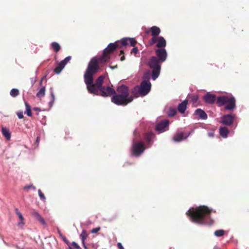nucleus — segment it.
Wrapping results in <instances>:
<instances>
[{
	"instance_id": "5",
	"label": "nucleus",
	"mask_w": 249,
	"mask_h": 249,
	"mask_svg": "<svg viewBox=\"0 0 249 249\" xmlns=\"http://www.w3.org/2000/svg\"><path fill=\"white\" fill-rule=\"evenodd\" d=\"M147 148L142 141H136V138L132 140V146L130 148V156L134 157H139Z\"/></svg>"
},
{
	"instance_id": "2",
	"label": "nucleus",
	"mask_w": 249,
	"mask_h": 249,
	"mask_svg": "<svg viewBox=\"0 0 249 249\" xmlns=\"http://www.w3.org/2000/svg\"><path fill=\"white\" fill-rule=\"evenodd\" d=\"M155 56H152L148 59L147 65L152 70V80H155L160 75L161 65L167 58V52L165 48L155 50Z\"/></svg>"
},
{
	"instance_id": "15",
	"label": "nucleus",
	"mask_w": 249,
	"mask_h": 249,
	"mask_svg": "<svg viewBox=\"0 0 249 249\" xmlns=\"http://www.w3.org/2000/svg\"><path fill=\"white\" fill-rule=\"evenodd\" d=\"M194 115L198 116L199 119L203 120H206L208 118L207 113L201 108L196 109L195 110Z\"/></svg>"
},
{
	"instance_id": "10",
	"label": "nucleus",
	"mask_w": 249,
	"mask_h": 249,
	"mask_svg": "<svg viewBox=\"0 0 249 249\" xmlns=\"http://www.w3.org/2000/svg\"><path fill=\"white\" fill-rule=\"evenodd\" d=\"M169 124V121L167 119L161 121L156 124L155 129L159 133H163L168 129Z\"/></svg>"
},
{
	"instance_id": "40",
	"label": "nucleus",
	"mask_w": 249,
	"mask_h": 249,
	"mask_svg": "<svg viewBox=\"0 0 249 249\" xmlns=\"http://www.w3.org/2000/svg\"><path fill=\"white\" fill-rule=\"evenodd\" d=\"M47 76V75L46 74V75H45L43 77H42V78L41 79V80L39 81V86H41L42 85L43 81V80H44L46 78Z\"/></svg>"
},
{
	"instance_id": "21",
	"label": "nucleus",
	"mask_w": 249,
	"mask_h": 249,
	"mask_svg": "<svg viewBox=\"0 0 249 249\" xmlns=\"http://www.w3.org/2000/svg\"><path fill=\"white\" fill-rule=\"evenodd\" d=\"M150 76H152V71L150 70H146L144 71L143 75V80L142 81H145L147 82H150Z\"/></svg>"
},
{
	"instance_id": "19",
	"label": "nucleus",
	"mask_w": 249,
	"mask_h": 249,
	"mask_svg": "<svg viewBox=\"0 0 249 249\" xmlns=\"http://www.w3.org/2000/svg\"><path fill=\"white\" fill-rule=\"evenodd\" d=\"M152 37H157L160 33V29L157 26H154L150 28Z\"/></svg>"
},
{
	"instance_id": "4",
	"label": "nucleus",
	"mask_w": 249,
	"mask_h": 249,
	"mask_svg": "<svg viewBox=\"0 0 249 249\" xmlns=\"http://www.w3.org/2000/svg\"><path fill=\"white\" fill-rule=\"evenodd\" d=\"M216 104L219 107L225 105L224 109L226 110H232L236 107V100L232 95H222L218 96Z\"/></svg>"
},
{
	"instance_id": "42",
	"label": "nucleus",
	"mask_w": 249,
	"mask_h": 249,
	"mask_svg": "<svg viewBox=\"0 0 249 249\" xmlns=\"http://www.w3.org/2000/svg\"><path fill=\"white\" fill-rule=\"evenodd\" d=\"M117 247L119 249H124L122 244L121 243H117Z\"/></svg>"
},
{
	"instance_id": "38",
	"label": "nucleus",
	"mask_w": 249,
	"mask_h": 249,
	"mask_svg": "<svg viewBox=\"0 0 249 249\" xmlns=\"http://www.w3.org/2000/svg\"><path fill=\"white\" fill-rule=\"evenodd\" d=\"M71 245L75 249H82L80 248V247L75 242H72L71 243Z\"/></svg>"
},
{
	"instance_id": "17",
	"label": "nucleus",
	"mask_w": 249,
	"mask_h": 249,
	"mask_svg": "<svg viewBox=\"0 0 249 249\" xmlns=\"http://www.w3.org/2000/svg\"><path fill=\"white\" fill-rule=\"evenodd\" d=\"M32 215L38 220L41 224L45 226H47V223L44 218L37 212L35 211L32 212Z\"/></svg>"
},
{
	"instance_id": "50",
	"label": "nucleus",
	"mask_w": 249,
	"mask_h": 249,
	"mask_svg": "<svg viewBox=\"0 0 249 249\" xmlns=\"http://www.w3.org/2000/svg\"><path fill=\"white\" fill-rule=\"evenodd\" d=\"M120 54H124V51L122 49L120 50Z\"/></svg>"
},
{
	"instance_id": "43",
	"label": "nucleus",
	"mask_w": 249,
	"mask_h": 249,
	"mask_svg": "<svg viewBox=\"0 0 249 249\" xmlns=\"http://www.w3.org/2000/svg\"><path fill=\"white\" fill-rule=\"evenodd\" d=\"M39 141H40V136H37V137L36 138V143L37 144V145H38Z\"/></svg>"
},
{
	"instance_id": "53",
	"label": "nucleus",
	"mask_w": 249,
	"mask_h": 249,
	"mask_svg": "<svg viewBox=\"0 0 249 249\" xmlns=\"http://www.w3.org/2000/svg\"><path fill=\"white\" fill-rule=\"evenodd\" d=\"M38 72V70L37 69V70L36 71H35V73H36V75L37 74Z\"/></svg>"
},
{
	"instance_id": "8",
	"label": "nucleus",
	"mask_w": 249,
	"mask_h": 249,
	"mask_svg": "<svg viewBox=\"0 0 249 249\" xmlns=\"http://www.w3.org/2000/svg\"><path fill=\"white\" fill-rule=\"evenodd\" d=\"M157 43L156 47L158 49L165 48L166 46V41L165 38L162 36H159L157 37H152L149 44L150 45H153Z\"/></svg>"
},
{
	"instance_id": "16",
	"label": "nucleus",
	"mask_w": 249,
	"mask_h": 249,
	"mask_svg": "<svg viewBox=\"0 0 249 249\" xmlns=\"http://www.w3.org/2000/svg\"><path fill=\"white\" fill-rule=\"evenodd\" d=\"M189 134L184 135L183 132L176 133L174 135L173 140L176 142H179L186 139L189 136Z\"/></svg>"
},
{
	"instance_id": "41",
	"label": "nucleus",
	"mask_w": 249,
	"mask_h": 249,
	"mask_svg": "<svg viewBox=\"0 0 249 249\" xmlns=\"http://www.w3.org/2000/svg\"><path fill=\"white\" fill-rule=\"evenodd\" d=\"M133 135L135 137H136L137 135H140L139 132H138L137 129H135L133 131Z\"/></svg>"
},
{
	"instance_id": "7",
	"label": "nucleus",
	"mask_w": 249,
	"mask_h": 249,
	"mask_svg": "<svg viewBox=\"0 0 249 249\" xmlns=\"http://www.w3.org/2000/svg\"><path fill=\"white\" fill-rule=\"evenodd\" d=\"M121 45L123 46H133L134 47L131 51V53L136 54L139 53V50L137 47H135L137 41L134 38L124 37L121 39Z\"/></svg>"
},
{
	"instance_id": "26",
	"label": "nucleus",
	"mask_w": 249,
	"mask_h": 249,
	"mask_svg": "<svg viewBox=\"0 0 249 249\" xmlns=\"http://www.w3.org/2000/svg\"><path fill=\"white\" fill-rule=\"evenodd\" d=\"M25 105L26 110L24 111V113L26 114L29 117H32L33 115L31 112V106L26 102H25Z\"/></svg>"
},
{
	"instance_id": "33",
	"label": "nucleus",
	"mask_w": 249,
	"mask_h": 249,
	"mask_svg": "<svg viewBox=\"0 0 249 249\" xmlns=\"http://www.w3.org/2000/svg\"><path fill=\"white\" fill-rule=\"evenodd\" d=\"M64 68L63 67L60 66L59 64L54 68V71L56 74H59Z\"/></svg>"
},
{
	"instance_id": "12",
	"label": "nucleus",
	"mask_w": 249,
	"mask_h": 249,
	"mask_svg": "<svg viewBox=\"0 0 249 249\" xmlns=\"http://www.w3.org/2000/svg\"><path fill=\"white\" fill-rule=\"evenodd\" d=\"M120 45H121V40L119 41H115L113 43H109L107 46L103 50L104 52H106L108 54L113 52L117 48L120 47ZM122 49V47L120 46Z\"/></svg>"
},
{
	"instance_id": "52",
	"label": "nucleus",
	"mask_w": 249,
	"mask_h": 249,
	"mask_svg": "<svg viewBox=\"0 0 249 249\" xmlns=\"http://www.w3.org/2000/svg\"><path fill=\"white\" fill-rule=\"evenodd\" d=\"M109 67H110V68H111V69H114V68H117V66H115V67H112V66H109Z\"/></svg>"
},
{
	"instance_id": "9",
	"label": "nucleus",
	"mask_w": 249,
	"mask_h": 249,
	"mask_svg": "<svg viewBox=\"0 0 249 249\" xmlns=\"http://www.w3.org/2000/svg\"><path fill=\"white\" fill-rule=\"evenodd\" d=\"M156 138L155 134L152 131L146 133L144 135V145L147 148H150Z\"/></svg>"
},
{
	"instance_id": "31",
	"label": "nucleus",
	"mask_w": 249,
	"mask_h": 249,
	"mask_svg": "<svg viewBox=\"0 0 249 249\" xmlns=\"http://www.w3.org/2000/svg\"><path fill=\"white\" fill-rule=\"evenodd\" d=\"M10 95L13 97H16L19 94V90L18 89H12L10 92Z\"/></svg>"
},
{
	"instance_id": "30",
	"label": "nucleus",
	"mask_w": 249,
	"mask_h": 249,
	"mask_svg": "<svg viewBox=\"0 0 249 249\" xmlns=\"http://www.w3.org/2000/svg\"><path fill=\"white\" fill-rule=\"evenodd\" d=\"M88 234L86 230H83L80 235V238L81 239L82 242H84L88 237Z\"/></svg>"
},
{
	"instance_id": "46",
	"label": "nucleus",
	"mask_w": 249,
	"mask_h": 249,
	"mask_svg": "<svg viewBox=\"0 0 249 249\" xmlns=\"http://www.w3.org/2000/svg\"><path fill=\"white\" fill-rule=\"evenodd\" d=\"M150 32H151V31H150V28L146 29V30H145V33L146 34H149V33H150Z\"/></svg>"
},
{
	"instance_id": "51",
	"label": "nucleus",
	"mask_w": 249,
	"mask_h": 249,
	"mask_svg": "<svg viewBox=\"0 0 249 249\" xmlns=\"http://www.w3.org/2000/svg\"><path fill=\"white\" fill-rule=\"evenodd\" d=\"M58 233H59L60 236L62 237V236H63L62 234V233H61V232H60V231L59 230L58 231Z\"/></svg>"
},
{
	"instance_id": "24",
	"label": "nucleus",
	"mask_w": 249,
	"mask_h": 249,
	"mask_svg": "<svg viewBox=\"0 0 249 249\" xmlns=\"http://www.w3.org/2000/svg\"><path fill=\"white\" fill-rule=\"evenodd\" d=\"M1 132L3 135L5 136L7 140H9L10 139L11 136V133L8 129L5 127H2L1 129Z\"/></svg>"
},
{
	"instance_id": "6",
	"label": "nucleus",
	"mask_w": 249,
	"mask_h": 249,
	"mask_svg": "<svg viewBox=\"0 0 249 249\" xmlns=\"http://www.w3.org/2000/svg\"><path fill=\"white\" fill-rule=\"evenodd\" d=\"M151 84L150 82L142 81L140 87L136 86L134 88L132 93L134 97H137V94L139 93L142 96L147 95L150 91Z\"/></svg>"
},
{
	"instance_id": "29",
	"label": "nucleus",
	"mask_w": 249,
	"mask_h": 249,
	"mask_svg": "<svg viewBox=\"0 0 249 249\" xmlns=\"http://www.w3.org/2000/svg\"><path fill=\"white\" fill-rule=\"evenodd\" d=\"M71 59V56H68L66 57L64 59L62 60L59 62L60 66H62L64 68L66 65L70 61Z\"/></svg>"
},
{
	"instance_id": "54",
	"label": "nucleus",
	"mask_w": 249,
	"mask_h": 249,
	"mask_svg": "<svg viewBox=\"0 0 249 249\" xmlns=\"http://www.w3.org/2000/svg\"><path fill=\"white\" fill-rule=\"evenodd\" d=\"M69 249H72V247H71V246H69Z\"/></svg>"
},
{
	"instance_id": "39",
	"label": "nucleus",
	"mask_w": 249,
	"mask_h": 249,
	"mask_svg": "<svg viewBox=\"0 0 249 249\" xmlns=\"http://www.w3.org/2000/svg\"><path fill=\"white\" fill-rule=\"evenodd\" d=\"M36 76L35 78H31L30 80L32 86H33L35 84V83L36 82Z\"/></svg>"
},
{
	"instance_id": "3",
	"label": "nucleus",
	"mask_w": 249,
	"mask_h": 249,
	"mask_svg": "<svg viewBox=\"0 0 249 249\" xmlns=\"http://www.w3.org/2000/svg\"><path fill=\"white\" fill-rule=\"evenodd\" d=\"M211 210L204 206H199L188 210L186 214L193 222L200 224H211L213 221L210 217Z\"/></svg>"
},
{
	"instance_id": "44",
	"label": "nucleus",
	"mask_w": 249,
	"mask_h": 249,
	"mask_svg": "<svg viewBox=\"0 0 249 249\" xmlns=\"http://www.w3.org/2000/svg\"><path fill=\"white\" fill-rule=\"evenodd\" d=\"M62 238L63 240L64 241V242L66 243L67 244H68L69 243V241L66 239V238L65 236H62Z\"/></svg>"
},
{
	"instance_id": "14",
	"label": "nucleus",
	"mask_w": 249,
	"mask_h": 249,
	"mask_svg": "<svg viewBox=\"0 0 249 249\" xmlns=\"http://www.w3.org/2000/svg\"><path fill=\"white\" fill-rule=\"evenodd\" d=\"M217 98L214 94L208 92L203 96V99L206 103L213 104L215 102H216Z\"/></svg>"
},
{
	"instance_id": "18",
	"label": "nucleus",
	"mask_w": 249,
	"mask_h": 249,
	"mask_svg": "<svg viewBox=\"0 0 249 249\" xmlns=\"http://www.w3.org/2000/svg\"><path fill=\"white\" fill-rule=\"evenodd\" d=\"M188 104V100L185 99L178 106V110L181 113H183L185 111Z\"/></svg>"
},
{
	"instance_id": "20",
	"label": "nucleus",
	"mask_w": 249,
	"mask_h": 249,
	"mask_svg": "<svg viewBox=\"0 0 249 249\" xmlns=\"http://www.w3.org/2000/svg\"><path fill=\"white\" fill-rule=\"evenodd\" d=\"M220 135L223 138H227L229 133V130L226 127H220L219 128Z\"/></svg>"
},
{
	"instance_id": "22",
	"label": "nucleus",
	"mask_w": 249,
	"mask_h": 249,
	"mask_svg": "<svg viewBox=\"0 0 249 249\" xmlns=\"http://www.w3.org/2000/svg\"><path fill=\"white\" fill-rule=\"evenodd\" d=\"M15 213L18 216L20 219V221L18 223V226H20L21 224L24 225V217L22 213L19 211L18 208H16L15 209Z\"/></svg>"
},
{
	"instance_id": "23",
	"label": "nucleus",
	"mask_w": 249,
	"mask_h": 249,
	"mask_svg": "<svg viewBox=\"0 0 249 249\" xmlns=\"http://www.w3.org/2000/svg\"><path fill=\"white\" fill-rule=\"evenodd\" d=\"M51 95V100L49 103V105L50 107H51L54 104L55 100V96L53 92V87H51L49 89Z\"/></svg>"
},
{
	"instance_id": "36",
	"label": "nucleus",
	"mask_w": 249,
	"mask_h": 249,
	"mask_svg": "<svg viewBox=\"0 0 249 249\" xmlns=\"http://www.w3.org/2000/svg\"><path fill=\"white\" fill-rule=\"evenodd\" d=\"M17 115L18 118L20 119H23L24 117L23 112L22 111H19L17 112Z\"/></svg>"
},
{
	"instance_id": "45",
	"label": "nucleus",
	"mask_w": 249,
	"mask_h": 249,
	"mask_svg": "<svg viewBox=\"0 0 249 249\" xmlns=\"http://www.w3.org/2000/svg\"><path fill=\"white\" fill-rule=\"evenodd\" d=\"M33 109V110L37 111L38 112L41 111L40 108L39 107H34Z\"/></svg>"
},
{
	"instance_id": "32",
	"label": "nucleus",
	"mask_w": 249,
	"mask_h": 249,
	"mask_svg": "<svg viewBox=\"0 0 249 249\" xmlns=\"http://www.w3.org/2000/svg\"><path fill=\"white\" fill-rule=\"evenodd\" d=\"M225 231L223 230H218L214 231V235L216 237H219L224 234Z\"/></svg>"
},
{
	"instance_id": "13",
	"label": "nucleus",
	"mask_w": 249,
	"mask_h": 249,
	"mask_svg": "<svg viewBox=\"0 0 249 249\" xmlns=\"http://www.w3.org/2000/svg\"><path fill=\"white\" fill-rule=\"evenodd\" d=\"M188 102L189 101L194 107H197L200 105V101L197 94L189 93L187 96Z\"/></svg>"
},
{
	"instance_id": "1",
	"label": "nucleus",
	"mask_w": 249,
	"mask_h": 249,
	"mask_svg": "<svg viewBox=\"0 0 249 249\" xmlns=\"http://www.w3.org/2000/svg\"><path fill=\"white\" fill-rule=\"evenodd\" d=\"M110 58V55L104 51L100 57H93L89 62L84 73V82L89 93L102 97H109L112 95L111 98L112 103L117 106H124L132 102L134 98L129 96L127 86L121 85L117 88L116 90L109 86H104L103 84L105 76L103 75L99 76L94 83L93 76L99 71V64L108 62Z\"/></svg>"
},
{
	"instance_id": "34",
	"label": "nucleus",
	"mask_w": 249,
	"mask_h": 249,
	"mask_svg": "<svg viewBox=\"0 0 249 249\" xmlns=\"http://www.w3.org/2000/svg\"><path fill=\"white\" fill-rule=\"evenodd\" d=\"M38 193L40 199H41L43 201H45L46 199V197L44 194L42 193L40 189L38 190Z\"/></svg>"
},
{
	"instance_id": "48",
	"label": "nucleus",
	"mask_w": 249,
	"mask_h": 249,
	"mask_svg": "<svg viewBox=\"0 0 249 249\" xmlns=\"http://www.w3.org/2000/svg\"><path fill=\"white\" fill-rule=\"evenodd\" d=\"M124 59H125V56L124 55L122 56L120 58L121 61H124Z\"/></svg>"
},
{
	"instance_id": "28",
	"label": "nucleus",
	"mask_w": 249,
	"mask_h": 249,
	"mask_svg": "<svg viewBox=\"0 0 249 249\" xmlns=\"http://www.w3.org/2000/svg\"><path fill=\"white\" fill-rule=\"evenodd\" d=\"M177 113V110L174 107H169L168 111L167 112V114L169 117H173Z\"/></svg>"
},
{
	"instance_id": "27",
	"label": "nucleus",
	"mask_w": 249,
	"mask_h": 249,
	"mask_svg": "<svg viewBox=\"0 0 249 249\" xmlns=\"http://www.w3.org/2000/svg\"><path fill=\"white\" fill-rule=\"evenodd\" d=\"M51 46L56 53L58 52L60 49V45L56 42H53L51 44Z\"/></svg>"
},
{
	"instance_id": "49",
	"label": "nucleus",
	"mask_w": 249,
	"mask_h": 249,
	"mask_svg": "<svg viewBox=\"0 0 249 249\" xmlns=\"http://www.w3.org/2000/svg\"><path fill=\"white\" fill-rule=\"evenodd\" d=\"M208 134L210 137H213V133L212 132H209Z\"/></svg>"
},
{
	"instance_id": "47",
	"label": "nucleus",
	"mask_w": 249,
	"mask_h": 249,
	"mask_svg": "<svg viewBox=\"0 0 249 249\" xmlns=\"http://www.w3.org/2000/svg\"><path fill=\"white\" fill-rule=\"evenodd\" d=\"M82 245H83V246L84 248L85 249H88V247H87V246L86 245L85 241H84V242H82Z\"/></svg>"
},
{
	"instance_id": "37",
	"label": "nucleus",
	"mask_w": 249,
	"mask_h": 249,
	"mask_svg": "<svg viewBox=\"0 0 249 249\" xmlns=\"http://www.w3.org/2000/svg\"><path fill=\"white\" fill-rule=\"evenodd\" d=\"M100 230V227H96V228H93L91 230V233H97V232H98Z\"/></svg>"
},
{
	"instance_id": "11",
	"label": "nucleus",
	"mask_w": 249,
	"mask_h": 249,
	"mask_svg": "<svg viewBox=\"0 0 249 249\" xmlns=\"http://www.w3.org/2000/svg\"><path fill=\"white\" fill-rule=\"evenodd\" d=\"M235 115L234 114H228L221 117V123L225 125H231L232 124Z\"/></svg>"
},
{
	"instance_id": "25",
	"label": "nucleus",
	"mask_w": 249,
	"mask_h": 249,
	"mask_svg": "<svg viewBox=\"0 0 249 249\" xmlns=\"http://www.w3.org/2000/svg\"><path fill=\"white\" fill-rule=\"evenodd\" d=\"M45 86H42L37 91L36 93V96L38 98L43 97L45 95Z\"/></svg>"
},
{
	"instance_id": "35",
	"label": "nucleus",
	"mask_w": 249,
	"mask_h": 249,
	"mask_svg": "<svg viewBox=\"0 0 249 249\" xmlns=\"http://www.w3.org/2000/svg\"><path fill=\"white\" fill-rule=\"evenodd\" d=\"M30 188H32L34 190H35L36 189V187L34 186L33 184L25 185L23 188L24 190Z\"/></svg>"
}]
</instances>
